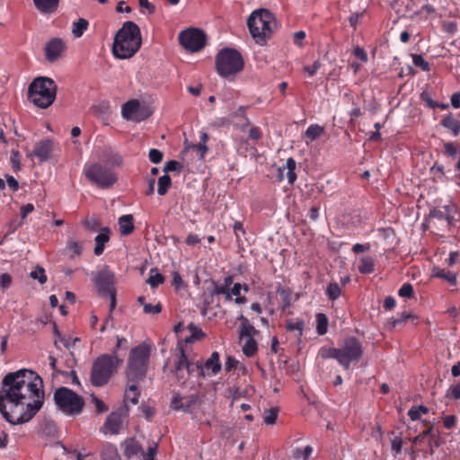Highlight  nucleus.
Listing matches in <instances>:
<instances>
[{"instance_id":"54","label":"nucleus","mask_w":460,"mask_h":460,"mask_svg":"<svg viewBox=\"0 0 460 460\" xmlns=\"http://www.w3.org/2000/svg\"><path fill=\"white\" fill-rule=\"evenodd\" d=\"M213 295H225L226 300H231V293L223 284L214 283Z\"/></svg>"},{"instance_id":"35","label":"nucleus","mask_w":460,"mask_h":460,"mask_svg":"<svg viewBox=\"0 0 460 460\" xmlns=\"http://www.w3.org/2000/svg\"><path fill=\"white\" fill-rule=\"evenodd\" d=\"M362 274H370L375 270V261L369 256H364L360 259V264L358 267Z\"/></svg>"},{"instance_id":"37","label":"nucleus","mask_w":460,"mask_h":460,"mask_svg":"<svg viewBox=\"0 0 460 460\" xmlns=\"http://www.w3.org/2000/svg\"><path fill=\"white\" fill-rule=\"evenodd\" d=\"M420 99L430 109L439 108L441 110H446L447 108H448V104L439 103L438 102L433 101L430 93L427 91H423L420 93Z\"/></svg>"},{"instance_id":"29","label":"nucleus","mask_w":460,"mask_h":460,"mask_svg":"<svg viewBox=\"0 0 460 460\" xmlns=\"http://www.w3.org/2000/svg\"><path fill=\"white\" fill-rule=\"evenodd\" d=\"M133 216L123 215L119 218V231L122 235H128L134 230Z\"/></svg>"},{"instance_id":"16","label":"nucleus","mask_w":460,"mask_h":460,"mask_svg":"<svg viewBox=\"0 0 460 460\" xmlns=\"http://www.w3.org/2000/svg\"><path fill=\"white\" fill-rule=\"evenodd\" d=\"M54 148V142L49 138L43 139L35 144L33 151L28 154V156H35L40 163L46 162L50 158Z\"/></svg>"},{"instance_id":"64","label":"nucleus","mask_w":460,"mask_h":460,"mask_svg":"<svg viewBox=\"0 0 460 460\" xmlns=\"http://www.w3.org/2000/svg\"><path fill=\"white\" fill-rule=\"evenodd\" d=\"M321 66L320 60H315L312 66H305L304 71L306 72L309 76H314Z\"/></svg>"},{"instance_id":"34","label":"nucleus","mask_w":460,"mask_h":460,"mask_svg":"<svg viewBox=\"0 0 460 460\" xmlns=\"http://www.w3.org/2000/svg\"><path fill=\"white\" fill-rule=\"evenodd\" d=\"M323 133V128L319 125H310L305 132V143L309 144Z\"/></svg>"},{"instance_id":"38","label":"nucleus","mask_w":460,"mask_h":460,"mask_svg":"<svg viewBox=\"0 0 460 460\" xmlns=\"http://www.w3.org/2000/svg\"><path fill=\"white\" fill-rule=\"evenodd\" d=\"M305 322L302 319H296V321L288 319L286 322V328L289 332L296 331L297 336L300 338L303 335Z\"/></svg>"},{"instance_id":"30","label":"nucleus","mask_w":460,"mask_h":460,"mask_svg":"<svg viewBox=\"0 0 460 460\" xmlns=\"http://www.w3.org/2000/svg\"><path fill=\"white\" fill-rule=\"evenodd\" d=\"M101 457L103 460H118L119 453L116 446L111 443H106L101 449Z\"/></svg>"},{"instance_id":"2","label":"nucleus","mask_w":460,"mask_h":460,"mask_svg":"<svg viewBox=\"0 0 460 460\" xmlns=\"http://www.w3.org/2000/svg\"><path fill=\"white\" fill-rule=\"evenodd\" d=\"M142 45L141 31L137 24L128 21L117 31L112 45L115 58L126 59L133 57Z\"/></svg>"},{"instance_id":"55","label":"nucleus","mask_w":460,"mask_h":460,"mask_svg":"<svg viewBox=\"0 0 460 460\" xmlns=\"http://www.w3.org/2000/svg\"><path fill=\"white\" fill-rule=\"evenodd\" d=\"M143 311L145 314H156L161 313L162 311V305L161 303H157L156 305H153L152 304H144Z\"/></svg>"},{"instance_id":"32","label":"nucleus","mask_w":460,"mask_h":460,"mask_svg":"<svg viewBox=\"0 0 460 460\" xmlns=\"http://www.w3.org/2000/svg\"><path fill=\"white\" fill-rule=\"evenodd\" d=\"M89 27V22L84 18H79L76 22L72 24V33L75 38H81L83 34L87 31Z\"/></svg>"},{"instance_id":"51","label":"nucleus","mask_w":460,"mask_h":460,"mask_svg":"<svg viewBox=\"0 0 460 460\" xmlns=\"http://www.w3.org/2000/svg\"><path fill=\"white\" fill-rule=\"evenodd\" d=\"M443 146H444V155L447 156L454 158L458 153V148H457L456 145L453 142L444 143Z\"/></svg>"},{"instance_id":"28","label":"nucleus","mask_w":460,"mask_h":460,"mask_svg":"<svg viewBox=\"0 0 460 460\" xmlns=\"http://www.w3.org/2000/svg\"><path fill=\"white\" fill-rule=\"evenodd\" d=\"M432 276L442 279L452 286H456L457 284L456 274L445 269L435 268L433 270Z\"/></svg>"},{"instance_id":"6","label":"nucleus","mask_w":460,"mask_h":460,"mask_svg":"<svg viewBox=\"0 0 460 460\" xmlns=\"http://www.w3.org/2000/svg\"><path fill=\"white\" fill-rule=\"evenodd\" d=\"M274 23L273 14L266 9L253 11L247 20L249 31L259 44H264L271 36Z\"/></svg>"},{"instance_id":"13","label":"nucleus","mask_w":460,"mask_h":460,"mask_svg":"<svg viewBox=\"0 0 460 460\" xmlns=\"http://www.w3.org/2000/svg\"><path fill=\"white\" fill-rule=\"evenodd\" d=\"M114 279V273L107 268L96 272L93 278L98 292L102 296H107L116 292Z\"/></svg>"},{"instance_id":"31","label":"nucleus","mask_w":460,"mask_h":460,"mask_svg":"<svg viewBox=\"0 0 460 460\" xmlns=\"http://www.w3.org/2000/svg\"><path fill=\"white\" fill-rule=\"evenodd\" d=\"M422 423L426 427V429L423 431H421L419 435L411 438V442L413 444L421 443L426 438H431L433 436L434 424L426 420H423Z\"/></svg>"},{"instance_id":"21","label":"nucleus","mask_w":460,"mask_h":460,"mask_svg":"<svg viewBox=\"0 0 460 460\" xmlns=\"http://www.w3.org/2000/svg\"><path fill=\"white\" fill-rule=\"evenodd\" d=\"M111 238V231L108 227H102L100 233L96 235L95 247H94V254L96 256H100L103 253L105 244L110 241Z\"/></svg>"},{"instance_id":"49","label":"nucleus","mask_w":460,"mask_h":460,"mask_svg":"<svg viewBox=\"0 0 460 460\" xmlns=\"http://www.w3.org/2000/svg\"><path fill=\"white\" fill-rule=\"evenodd\" d=\"M10 163L14 172H18L21 170V155L19 151L12 150L10 155Z\"/></svg>"},{"instance_id":"3","label":"nucleus","mask_w":460,"mask_h":460,"mask_svg":"<svg viewBox=\"0 0 460 460\" xmlns=\"http://www.w3.org/2000/svg\"><path fill=\"white\" fill-rule=\"evenodd\" d=\"M362 355V344L356 337L346 338L339 348L321 349V356L323 358L336 359L345 370L349 369L351 362H358Z\"/></svg>"},{"instance_id":"50","label":"nucleus","mask_w":460,"mask_h":460,"mask_svg":"<svg viewBox=\"0 0 460 460\" xmlns=\"http://www.w3.org/2000/svg\"><path fill=\"white\" fill-rule=\"evenodd\" d=\"M401 297L411 298L414 295L413 287L411 283H404L398 290Z\"/></svg>"},{"instance_id":"18","label":"nucleus","mask_w":460,"mask_h":460,"mask_svg":"<svg viewBox=\"0 0 460 460\" xmlns=\"http://www.w3.org/2000/svg\"><path fill=\"white\" fill-rule=\"evenodd\" d=\"M140 111V102L139 101L133 99L128 101L122 105L121 108V115L127 120H137L139 121L143 118L138 115Z\"/></svg>"},{"instance_id":"27","label":"nucleus","mask_w":460,"mask_h":460,"mask_svg":"<svg viewBox=\"0 0 460 460\" xmlns=\"http://www.w3.org/2000/svg\"><path fill=\"white\" fill-rule=\"evenodd\" d=\"M296 166V164L295 159L292 157H289L286 162V166L283 169H281V168L279 169V181L283 180V178H284L283 171L285 169H287L288 181L289 184H293L296 180V174L295 172Z\"/></svg>"},{"instance_id":"14","label":"nucleus","mask_w":460,"mask_h":460,"mask_svg":"<svg viewBox=\"0 0 460 460\" xmlns=\"http://www.w3.org/2000/svg\"><path fill=\"white\" fill-rule=\"evenodd\" d=\"M197 375L199 377L212 376L217 375L222 368L220 355L217 351L212 352L210 357L203 363L201 360L196 362Z\"/></svg>"},{"instance_id":"42","label":"nucleus","mask_w":460,"mask_h":460,"mask_svg":"<svg viewBox=\"0 0 460 460\" xmlns=\"http://www.w3.org/2000/svg\"><path fill=\"white\" fill-rule=\"evenodd\" d=\"M164 281V277L158 272L156 269L150 270V275L147 279V283L151 286V288H155L160 284H163Z\"/></svg>"},{"instance_id":"15","label":"nucleus","mask_w":460,"mask_h":460,"mask_svg":"<svg viewBox=\"0 0 460 460\" xmlns=\"http://www.w3.org/2000/svg\"><path fill=\"white\" fill-rule=\"evenodd\" d=\"M66 49V43L62 39L53 38L45 45V58L49 62L53 63L62 56Z\"/></svg>"},{"instance_id":"26","label":"nucleus","mask_w":460,"mask_h":460,"mask_svg":"<svg viewBox=\"0 0 460 460\" xmlns=\"http://www.w3.org/2000/svg\"><path fill=\"white\" fill-rule=\"evenodd\" d=\"M442 127L451 131L454 137H456L460 133V121L454 118L451 113L446 115L440 121Z\"/></svg>"},{"instance_id":"62","label":"nucleus","mask_w":460,"mask_h":460,"mask_svg":"<svg viewBox=\"0 0 460 460\" xmlns=\"http://www.w3.org/2000/svg\"><path fill=\"white\" fill-rule=\"evenodd\" d=\"M92 401H93V402L95 406L96 411L98 413H102V412H105L108 411V409H109L108 406L102 400L97 398L96 396H93Z\"/></svg>"},{"instance_id":"45","label":"nucleus","mask_w":460,"mask_h":460,"mask_svg":"<svg viewBox=\"0 0 460 460\" xmlns=\"http://www.w3.org/2000/svg\"><path fill=\"white\" fill-rule=\"evenodd\" d=\"M341 288L335 282L330 283L326 289V295L330 300H336L341 296Z\"/></svg>"},{"instance_id":"7","label":"nucleus","mask_w":460,"mask_h":460,"mask_svg":"<svg viewBox=\"0 0 460 460\" xmlns=\"http://www.w3.org/2000/svg\"><path fill=\"white\" fill-rule=\"evenodd\" d=\"M243 67L244 61L243 56L234 49H222L216 56V69L221 77H234Z\"/></svg>"},{"instance_id":"17","label":"nucleus","mask_w":460,"mask_h":460,"mask_svg":"<svg viewBox=\"0 0 460 460\" xmlns=\"http://www.w3.org/2000/svg\"><path fill=\"white\" fill-rule=\"evenodd\" d=\"M197 401L198 396L195 394L181 396L179 394H174L171 401V408L174 411L190 412Z\"/></svg>"},{"instance_id":"47","label":"nucleus","mask_w":460,"mask_h":460,"mask_svg":"<svg viewBox=\"0 0 460 460\" xmlns=\"http://www.w3.org/2000/svg\"><path fill=\"white\" fill-rule=\"evenodd\" d=\"M185 149H192L199 154V159H204L206 154L208 152V147L203 143L189 145Z\"/></svg>"},{"instance_id":"24","label":"nucleus","mask_w":460,"mask_h":460,"mask_svg":"<svg viewBox=\"0 0 460 460\" xmlns=\"http://www.w3.org/2000/svg\"><path fill=\"white\" fill-rule=\"evenodd\" d=\"M131 383L132 384L128 385L124 394V403L126 407L128 402H130L132 405L137 404L140 395V392L136 382Z\"/></svg>"},{"instance_id":"48","label":"nucleus","mask_w":460,"mask_h":460,"mask_svg":"<svg viewBox=\"0 0 460 460\" xmlns=\"http://www.w3.org/2000/svg\"><path fill=\"white\" fill-rule=\"evenodd\" d=\"M30 276L33 279H38L40 284H44L47 282L45 270L42 267H36V269L30 273Z\"/></svg>"},{"instance_id":"39","label":"nucleus","mask_w":460,"mask_h":460,"mask_svg":"<svg viewBox=\"0 0 460 460\" xmlns=\"http://www.w3.org/2000/svg\"><path fill=\"white\" fill-rule=\"evenodd\" d=\"M328 331V318L323 314H316V332L319 335H324Z\"/></svg>"},{"instance_id":"53","label":"nucleus","mask_w":460,"mask_h":460,"mask_svg":"<svg viewBox=\"0 0 460 460\" xmlns=\"http://www.w3.org/2000/svg\"><path fill=\"white\" fill-rule=\"evenodd\" d=\"M262 131L260 127L258 126H252L248 132L249 139H251L253 142H257L260 139L262 138Z\"/></svg>"},{"instance_id":"23","label":"nucleus","mask_w":460,"mask_h":460,"mask_svg":"<svg viewBox=\"0 0 460 460\" xmlns=\"http://www.w3.org/2000/svg\"><path fill=\"white\" fill-rule=\"evenodd\" d=\"M122 447H124V455L128 458H131L132 456H137L139 453L143 452L142 446L134 438L126 439L122 444Z\"/></svg>"},{"instance_id":"9","label":"nucleus","mask_w":460,"mask_h":460,"mask_svg":"<svg viewBox=\"0 0 460 460\" xmlns=\"http://www.w3.org/2000/svg\"><path fill=\"white\" fill-rule=\"evenodd\" d=\"M54 401L58 408L66 415H78L82 412L84 399L67 387H60L54 393Z\"/></svg>"},{"instance_id":"11","label":"nucleus","mask_w":460,"mask_h":460,"mask_svg":"<svg viewBox=\"0 0 460 460\" xmlns=\"http://www.w3.org/2000/svg\"><path fill=\"white\" fill-rule=\"evenodd\" d=\"M172 372L180 385L186 384L189 378L194 375V373H197L196 363L188 358L183 346L181 343H179L176 348Z\"/></svg>"},{"instance_id":"8","label":"nucleus","mask_w":460,"mask_h":460,"mask_svg":"<svg viewBox=\"0 0 460 460\" xmlns=\"http://www.w3.org/2000/svg\"><path fill=\"white\" fill-rule=\"evenodd\" d=\"M150 357V349L140 344L130 350L126 369L128 382H137L146 376Z\"/></svg>"},{"instance_id":"40","label":"nucleus","mask_w":460,"mask_h":460,"mask_svg":"<svg viewBox=\"0 0 460 460\" xmlns=\"http://www.w3.org/2000/svg\"><path fill=\"white\" fill-rule=\"evenodd\" d=\"M66 249L71 252L70 257H80L83 252V243L75 240H68Z\"/></svg>"},{"instance_id":"41","label":"nucleus","mask_w":460,"mask_h":460,"mask_svg":"<svg viewBox=\"0 0 460 460\" xmlns=\"http://www.w3.org/2000/svg\"><path fill=\"white\" fill-rule=\"evenodd\" d=\"M172 185V179L168 174H164L158 179V189L157 193L160 196H164L167 193L169 188Z\"/></svg>"},{"instance_id":"4","label":"nucleus","mask_w":460,"mask_h":460,"mask_svg":"<svg viewBox=\"0 0 460 460\" xmlns=\"http://www.w3.org/2000/svg\"><path fill=\"white\" fill-rule=\"evenodd\" d=\"M57 90L58 86L53 79L39 76L29 84L28 98L36 107L47 109L55 102Z\"/></svg>"},{"instance_id":"60","label":"nucleus","mask_w":460,"mask_h":460,"mask_svg":"<svg viewBox=\"0 0 460 460\" xmlns=\"http://www.w3.org/2000/svg\"><path fill=\"white\" fill-rule=\"evenodd\" d=\"M123 348L124 349H127L128 348V340L123 337H117V344L115 349L112 350L111 356H118L119 350Z\"/></svg>"},{"instance_id":"43","label":"nucleus","mask_w":460,"mask_h":460,"mask_svg":"<svg viewBox=\"0 0 460 460\" xmlns=\"http://www.w3.org/2000/svg\"><path fill=\"white\" fill-rule=\"evenodd\" d=\"M279 408L278 407H272L269 410H266L264 411L263 420L267 425H272L276 422L278 414H279Z\"/></svg>"},{"instance_id":"1","label":"nucleus","mask_w":460,"mask_h":460,"mask_svg":"<svg viewBox=\"0 0 460 460\" xmlns=\"http://www.w3.org/2000/svg\"><path fill=\"white\" fill-rule=\"evenodd\" d=\"M44 402L43 382L28 369L7 374L0 390V412L13 425L31 420Z\"/></svg>"},{"instance_id":"5","label":"nucleus","mask_w":460,"mask_h":460,"mask_svg":"<svg viewBox=\"0 0 460 460\" xmlns=\"http://www.w3.org/2000/svg\"><path fill=\"white\" fill-rule=\"evenodd\" d=\"M123 360L119 356L102 354L93 363L90 380L94 386H103L110 381L113 373L122 364Z\"/></svg>"},{"instance_id":"25","label":"nucleus","mask_w":460,"mask_h":460,"mask_svg":"<svg viewBox=\"0 0 460 460\" xmlns=\"http://www.w3.org/2000/svg\"><path fill=\"white\" fill-rule=\"evenodd\" d=\"M33 3L41 13H52L57 11L59 0H33Z\"/></svg>"},{"instance_id":"59","label":"nucleus","mask_w":460,"mask_h":460,"mask_svg":"<svg viewBox=\"0 0 460 460\" xmlns=\"http://www.w3.org/2000/svg\"><path fill=\"white\" fill-rule=\"evenodd\" d=\"M353 55L358 58L359 60H361L363 63H367L368 61V57H367V53L366 52V50L359 47V46H356L353 49Z\"/></svg>"},{"instance_id":"10","label":"nucleus","mask_w":460,"mask_h":460,"mask_svg":"<svg viewBox=\"0 0 460 460\" xmlns=\"http://www.w3.org/2000/svg\"><path fill=\"white\" fill-rule=\"evenodd\" d=\"M85 177L93 184L102 189L114 185L118 177L111 169L99 163L86 166L84 170Z\"/></svg>"},{"instance_id":"44","label":"nucleus","mask_w":460,"mask_h":460,"mask_svg":"<svg viewBox=\"0 0 460 460\" xmlns=\"http://www.w3.org/2000/svg\"><path fill=\"white\" fill-rule=\"evenodd\" d=\"M412 63L415 66L420 67L422 71L429 72L430 70V65L427 62L421 55L412 54Z\"/></svg>"},{"instance_id":"36","label":"nucleus","mask_w":460,"mask_h":460,"mask_svg":"<svg viewBox=\"0 0 460 460\" xmlns=\"http://www.w3.org/2000/svg\"><path fill=\"white\" fill-rule=\"evenodd\" d=\"M410 319H416V317L410 313L403 312L398 317L390 319L388 324L390 329H394L397 326L405 324Z\"/></svg>"},{"instance_id":"20","label":"nucleus","mask_w":460,"mask_h":460,"mask_svg":"<svg viewBox=\"0 0 460 460\" xmlns=\"http://www.w3.org/2000/svg\"><path fill=\"white\" fill-rule=\"evenodd\" d=\"M240 323L239 327V340L242 341L244 338L255 337L259 334V331L250 323V321L243 315L240 314L237 318Z\"/></svg>"},{"instance_id":"19","label":"nucleus","mask_w":460,"mask_h":460,"mask_svg":"<svg viewBox=\"0 0 460 460\" xmlns=\"http://www.w3.org/2000/svg\"><path fill=\"white\" fill-rule=\"evenodd\" d=\"M122 425L123 420L121 413L112 411L106 419L103 429H105V433L115 435L119 433Z\"/></svg>"},{"instance_id":"46","label":"nucleus","mask_w":460,"mask_h":460,"mask_svg":"<svg viewBox=\"0 0 460 460\" xmlns=\"http://www.w3.org/2000/svg\"><path fill=\"white\" fill-rule=\"evenodd\" d=\"M430 172L433 174L435 178H437L440 181H445L447 179L445 176L443 164L435 163L430 168Z\"/></svg>"},{"instance_id":"56","label":"nucleus","mask_w":460,"mask_h":460,"mask_svg":"<svg viewBox=\"0 0 460 460\" xmlns=\"http://www.w3.org/2000/svg\"><path fill=\"white\" fill-rule=\"evenodd\" d=\"M148 157L153 164H156L162 162L164 154L158 149L152 148L149 151Z\"/></svg>"},{"instance_id":"58","label":"nucleus","mask_w":460,"mask_h":460,"mask_svg":"<svg viewBox=\"0 0 460 460\" xmlns=\"http://www.w3.org/2000/svg\"><path fill=\"white\" fill-rule=\"evenodd\" d=\"M13 279L10 274L3 273L0 275V288L3 290L8 289L12 285Z\"/></svg>"},{"instance_id":"22","label":"nucleus","mask_w":460,"mask_h":460,"mask_svg":"<svg viewBox=\"0 0 460 460\" xmlns=\"http://www.w3.org/2000/svg\"><path fill=\"white\" fill-rule=\"evenodd\" d=\"M101 158L103 162L112 166H120L123 164L122 155L110 146L103 149Z\"/></svg>"},{"instance_id":"57","label":"nucleus","mask_w":460,"mask_h":460,"mask_svg":"<svg viewBox=\"0 0 460 460\" xmlns=\"http://www.w3.org/2000/svg\"><path fill=\"white\" fill-rule=\"evenodd\" d=\"M429 217L430 218H436L438 220H445V217H447V210H442L438 208H433L429 210Z\"/></svg>"},{"instance_id":"61","label":"nucleus","mask_w":460,"mask_h":460,"mask_svg":"<svg viewBox=\"0 0 460 460\" xmlns=\"http://www.w3.org/2000/svg\"><path fill=\"white\" fill-rule=\"evenodd\" d=\"M181 168V164L176 160H170L167 162L164 167V172H176Z\"/></svg>"},{"instance_id":"12","label":"nucleus","mask_w":460,"mask_h":460,"mask_svg":"<svg viewBox=\"0 0 460 460\" xmlns=\"http://www.w3.org/2000/svg\"><path fill=\"white\" fill-rule=\"evenodd\" d=\"M179 41L184 49L191 52H196L204 48L206 36L201 30L190 28L182 31L179 34Z\"/></svg>"},{"instance_id":"52","label":"nucleus","mask_w":460,"mask_h":460,"mask_svg":"<svg viewBox=\"0 0 460 460\" xmlns=\"http://www.w3.org/2000/svg\"><path fill=\"white\" fill-rule=\"evenodd\" d=\"M402 439L400 437H395L391 441V450L394 457H396L402 452Z\"/></svg>"},{"instance_id":"33","label":"nucleus","mask_w":460,"mask_h":460,"mask_svg":"<svg viewBox=\"0 0 460 460\" xmlns=\"http://www.w3.org/2000/svg\"><path fill=\"white\" fill-rule=\"evenodd\" d=\"M245 339V342L242 347V351L248 358L253 357L258 351V343L254 337Z\"/></svg>"},{"instance_id":"63","label":"nucleus","mask_w":460,"mask_h":460,"mask_svg":"<svg viewBox=\"0 0 460 460\" xmlns=\"http://www.w3.org/2000/svg\"><path fill=\"white\" fill-rule=\"evenodd\" d=\"M233 229H234V233L236 241L239 242L240 238H241V234L243 235L245 234V230H244L243 223L240 221L235 222L234 224Z\"/></svg>"}]
</instances>
